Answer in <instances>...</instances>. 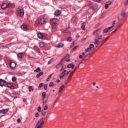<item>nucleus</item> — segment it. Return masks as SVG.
I'll return each instance as SVG.
<instances>
[{
  "label": "nucleus",
  "mask_w": 128,
  "mask_h": 128,
  "mask_svg": "<svg viewBox=\"0 0 128 128\" xmlns=\"http://www.w3.org/2000/svg\"><path fill=\"white\" fill-rule=\"evenodd\" d=\"M47 18V16H41L36 20V24H42L46 22Z\"/></svg>",
  "instance_id": "1"
},
{
  "label": "nucleus",
  "mask_w": 128,
  "mask_h": 128,
  "mask_svg": "<svg viewBox=\"0 0 128 128\" xmlns=\"http://www.w3.org/2000/svg\"><path fill=\"white\" fill-rule=\"evenodd\" d=\"M44 124V121L42 118L40 119L36 124L34 128H42V125Z\"/></svg>",
  "instance_id": "2"
},
{
  "label": "nucleus",
  "mask_w": 128,
  "mask_h": 128,
  "mask_svg": "<svg viewBox=\"0 0 128 128\" xmlns=\"http://www.w3.org/2000/svg\"><path fill=\"white\" fill-rule=\"evenodd\" d=\"M48 96L46 95V92H43L42 93V98L44 104H46L48 102Z\"/></svg>",
  "instance_id": "3"
},
{
  "label": "nucleus",
  "mask_w": 128,
  "mask_h": 128,
  "mask_svg": "<svg viewBox=\"0 0 128 128\" xmlns=\"http://www.w3.org/2000/svg\"><path fill=\"white\" fill-rule=\"evenodd\" d=\"M10 68L12 70H14V68H16V62L12 60L10 62Z\"/></svg>",
  "instance_id": "4"
},
{
  "label": "nucleus",
  "mask_w": 128,
  "mask_h": 128,
  "mask_svg": "<svg viewBox=\"0 0 128 128\" xmlns=\"http://www.w3.org/2000/svg\"><path fill=\"white\" fill-rule=\"evenodd\" d=\"M1 8L2 10H5V8H8V2L6 1L3 2Z\"/></svg>",
  "instance_id": "5"
},
{
  "label": "nucleus",
  "mask_w": 128,
  "mask_h": 128,
  "mask_svg": "<svg viewBox=\"0 0 128 128\" xmlns=\"http://www.w3.org/2000/svg\"><path fill=\"white\" fill-rule=\"evenodd\" d=\"M21 28L23 30H28V24H24L21 26Z\"/></svg>",
  "instance_id": "6"
},
{
  "label": "nucleus",
  "mask_w": 128,
  "mask_h": 128,
  "mask_svg": "<svg viewBox=\"0 0 128 128\" xmlns=\"http://www.w3.org/2000/svg\"><path fill=\"white\" fill-rule=\"evenodd\" d=\"M18 12L19 16H21V18H22V16H24V10H22V8L18 10Z\"/></svg>",
  "instance_id": "7"
},
{
  "label": "nucleus",
  "mask_w": 128,
  "mask_h": 128,
  "mask_svg": "<svg viewBox=\"0 0 128 128\" xmlns=\"http://www.w3.org/2000/svg\"><path fill=\"white\" fill-rule=\"evenodd\" d=\"M74 74H72V73H70L69 74V76H68L66 82H65V84H68V82H70V80H72V75Z\"/></svg>",
  "instance_id": "8"
},
{
  "label": "nucleus",
  "mask_w": 128,
  "mask_h": 128,
  "mask_svg": "<svg viewBox=\"0 0 128 128\" xmlns=\"http://www.w3.org/2000/svg\"><path fill=\"white\" fill-rule=\"evenodd\" d=\"M98 34H100V29H98V30H95L93 32V35L96 36H98Z\"/></svg>",
  "instance_id": "9"
},
{
  "label": "nucleus",
  "mask_w": 128,
  "mask_h": 128,
  "mask_svg": "<svg viewBox=\"0 0 128 128\" xmlns=\"http://www.w3.org/2000/svg\"><path fill=\"white\" fill-rule=\"evenodd\" d=\"M4 84H6V81L2 79H0V86H4Z\"/></svg>",
  "instance_id": "10"
},
{
  "label": "nucleus",
  "mask_w": 128,
  "mask_h": 128,
  "mask_svg": "<svg viewBox=\"0 0 128 128\" xmlns=\"http://www.w3.org/2000/svg\"><path fill=\"white\" fill-rule=\"evenodd\" d=\"M59 20L58 18H53L52 19V22L54 24H58Z\"/></svg>",
  "instance_id": "11"
},
{
  "label": "nucleus",
  "mask_w": 128,
  "mask_h": 128,
  "mask_svg": "<svg viewBox=\"0 0 128 128\" xmlns=\"http://www.w3.org/2000/svg\"><path fill=\"white\" fill-rule=\"evenodd\" d=\"M8 112V110L2 109V110H0V114H6Z\"/></svg>",
  "instance_id": "12"
},
{
  "label": "nucleus",
  "mask_w": 128,
  "mask_h": 128,
  "mask_svg": "<svg viewBox=\"0 0 128 128\" xmlns=\"http://www.w3.org/2000/svg\"><path fill=\"white\" fill-rule=\"evenodd\" d=\"M70 58L69 55H66L63 59H62V62H63L64 60H66V62H68L70 60L68 58Z\"/></svg>",
  "instance_id": "13"
},
{
  "label": "nucleus",
  "mask_w": 128,
  "mask_h": 128,
  "mask_svg": "<svg viewBox=\"0 0 128 128\" xmlns=\"http://www.w3.org/2000/svg\"><path fill=\"white\" fill-rule=\"evenodd\" d=\"M60 14H62V12L58 10H56L54 12V14L56 16H58Z\"/></svg>",
  "instance_id": "14"
},
{
  "label": "nucleus",
  "mask_w": 128,
  "mask_h": 128,
  "mask_svg": "<svg viewBox=\"0 0 128 128\" xmlns=\"http://www.w3.org/2000/svg\"><path fill=\"white\" fill-rule=\"evenodd\" d=\"M67 68H74V65L72 63H70L67 66Z\"/></svg>",
  "instance_id": "15"
},
{
  "label": "nucleus",
  "mask_w": 128,
  "mask_h": 128,
  "mask_svg": "<svg viewBox=\"0 0 128 128\" xmlns=\"http://www.w3.org/2000/svg\"><path fill=\"white\" fill-rule=\"evenodd\" d=\"M6 86L8 88H10L14 89V86H12L10 83H6Z\"/></svg>",
  "instance_id": "16"
},
{
  "label": "nucleus",
  "mask_w": 128,
  "mask_h": 128,
  "mask_svg": "<svg viewBox=\"0 0 128 128\" xmlns=\"http://www.w3.org/2000/svg\"><path fill=\"white\" fill-rule=\"evenodd\" d=\"M62 68L60 70V72H64V70H66V65L64 64H62Z\"/></svg>",
  "instance_id": "17"
},
{
  "label": "nucleus",
  "mask_w": 128,
  "mask_h": 128,
  "mask_svg": "<svg viewBox=\"0 0 128 128\" xmlns=\"http://www.w3.org/2000/svg\"><path fill=\"white\" fill-rule=\"evenodd\" d=\"M64 90V85H62L60 88H59V92H62V91Z\"/></svg>",
  "instance_id": "18"
},
{
  "label": "nucleus",
  "mask_w": 128,
  "mask_h": 128,
  "mask_svg": "<svg viewBox=\"0 0 128 128\" xmlns=\"http://www.w3.org/2000/svg\"><path fill=\"white\" fill-rule=\"evenodd\" d=\"M14 6H15V5L14 4L8 2V8H14Z\"/></svg>",
  "instance_id": "19"
},
{
  "label": "nucleus",
  "mask_w": 128,
  "mask_h": 128,
  "mask_svg": "<svg viewBox=\"0 0 128 128\" xmlns=\"http://www.w3.org/2000/svg\"><path fill=\"white\" fill-rule=\"evenodd\" d=\"M44 74V72H41L40 73H38L36 74V78H40V76H42Z\"/></svg>",
  "instance_id": "20"
},
{
  "label": "nucleus",
  "mask_w": 128,
  "mask_h": 128,
  "mask_svg": "<svg viewBox=\"0 0 128 128\" xmlns=\"http://www.w3.org/2000/svg\"><path fill=\"white\" fill-rule=\"evenodd\" d=\"M62 66V63L60 62L56 65L54 68H61Z\"/></svg>",
  "instance_id": "21"
},
{
  "label": "nucleus",
  "mask_w": 128,
  "mask_h": 128,
  "mask_svg": "<svg viewBox=\"0 0 128 128\" xmlns=\"http://www.w3.org/2000/svg\"><path fill=\"white\" fill-rule=\"evenodd\" d=\"M64 46V43L60 42L58 44L57 48H62Z\"/></svg>",
  "instance_id": "22"
},
{
  "label": "nucleus",
  "mask_w": 128,
  "mask_h": 128,
  "mask_svg": "<svg viewBox=\"0 0 128 128\" xmlns=\"http://www.w3.org/2000/svg\"><path fill=\"white\" fill-rule=\"evenodd\" d=\"M46 110H42V116H46Z\"/></svg>",
  "instance_id": "23"
},
{
  "label": "nucleus",
  "mask_w": 128,
  "mask_h": 128,
  "mask_svg": "<svg viewBox=\"0 0 128 128\" xmlns=\"http://www.w3.org/2000/svg\"><path fill=\"white\" fill-rule=\"evenodd\" d=\"M96 38L98 40H102V35H98Z\"/></svg>",
  "instance_id": "24"
},
{
  "label": "nucleus",
  "mask_w": 128,
  "mask_h": 128,
  "mask_svg": "<svg viewBox=\"0 0 128 128\" xmlns=\"http://www.w3.org/2000/svg\"><path fill=\"white\" fill-rule=\"evenodd\" d=\"M17 56H18V58H22V56H24V54L22 52L20 53H18L17 55Z\"/></svg>",
  "instance_id": "25"
},
{
  "label": "nucleus",
  "mask_w": 128,
  "mask_h": 128,
  "mask_svg": "<svg viewBox=\"0 0 128 128\" xmlns=\"http://www.w3.org/2000/svg\"><path fill=\"white\" fill-rule=\"evenodd\" d=\"M38 38H42V33H38Z\"/></svg>",
  "instance_id": "26"
},
{
  "label": "nucleus",
  "mask_w": 128,
  "mask_h": 128,
  "mask_svg": "<svg viewBox=\"0 0 128 128\" xmlns=\"http://www.w3.org/2000/svg\"><path fill=\"white\" fill-rule=\"evenodd\" d=\"M81 28H82L83 30H86V25H84V24H81Z\"/></svg>",
  "instance_id": "27"
},
{
  "label": "nucleus",
  "mask_w": 128,
  "mask_h": 128,
  "mask_svg": "<svg viewBox=\"0 0 128 128\" xmlns=\"http://www.w3.org/2000/svg\"><path fill=\"white\" fill-rule=\"evenodd\" d=\"M99 42L100 40H98V39H97L96 37L94 39V44H98V42Z\"/></svg>",
  "instance_id": "28"
},
{
  "label": "nucleus",
  "mask_w": 128,
  "mask_h": 128,
  "mask_svg": "<svg viewBox=\"0 0 128 128\" xmlns=\"http://www.w3.org/2000/svg\"><path fill=\"white\" fill-rule=\"evenodd\" d=\"M34 72H40V68H38L34 70Z\"/></svg>",
  "instance_id": "29"
},
{
  "label": "nucleus",
  "mask_w": 128,
  "mask_h": 128,
  "mask_svg": "<svg viewBox=\"0 0 128 128\" xmlns=\"http://www.w3.org/2000/svg\"><path fill=\"white\" fill-rule=\"evenodd\" d=\"M94 48V44H90L89 48H90V50H92V48Z\"/></svg>",
  "instance_id": "30"
},
{
  "label": "nucleus",
  "mask_w": 128,
  "mask_h": 128,
  "mask_svg": "<svg viewBox=\"0 0 128 128\" xmlns=\"http://www.w3.org/2000/svg\"><path fill=\"white\" fill-rule=\"evenodd\" d=\"M90 50H92V49H90V48H88L85 50L84 52H90Z\"/></svg>",
  "instance_id": "31"
},
{
  "label": "nucleus",
  "mask_w": 128,
  "mask_h": 128,
  "mask_svg": "<svg viewBox=\"0 0 128 128\" xmlns=\"http://www.w3.org/2000/svg\"><path fill=\"white\" fill-rule=\"evenodd\" d=\"M90 10H96V8H94V6L90 5Z\"/></svg>",
  "instance_id": "32"
},
{
  "label": "nucleus",
  "mask_w": 128,
  "mask_h": 128,
  "mask_svg": "<svg viewBox=\"0 0 128 128\" xmlns=\"http://www.w3.org/2000/svg\"><path fill=\"white\" fill-rule=\"evenodd\" d=\"M108 32V28H106L103 30V32L106 33Z\"/></svg>",
  "instance_id": "33"
},
{
  "label": "nucleus",
  "mask_w": 128,
  "mask_h": 128,
  "mask_svg": "<svg viewBox=\"0 0 128 128\" xmlns=\"http://www.w3.org/2000/svg\"><path fill=\"white\" fill-rule=\"evenodd\" d=\"M64 78V75H62L61 74H60V80H62Z\"/></svg>",
  "instance_id": "34"
},
{
  "label": "nucleus",
  "mask_w": 128,
  "mask_h": 128,
  "mask_svg": "<svg viewBox=\"0 0 128 128\" xmlns=\"http://www.w3.org/2000/svg\"><path fill=\"white\" fill-rule=\"evenodd\" d=\"M78 48V46H76L74 48H72V52H74V50H76Z\"/></svg>",
  "instance_id": "35"
},
{
  "label": "nucleus",
  "mask_w": 128,
  "mask_h": 128,
  "mask_svg": "<svg viewBox=\"0 0 128 128\" xmlns=\"http://www.w3.org/2000/svg\"><path fill=\"white\" fill-rule=\"evenodd\" d=\"M16 78L12 77V82H16Z\"/></svg>",
  "instance_id": "36"
},
{
  "label": "nucleus",
  "mask_w": 128,
  "mask_h": 128,
  "mask_svg": "<svg viewBox=\"0 0 128 128\" xmlns=\"http://www.w3.org/2000/svg\"><path fill=\"white\" fill-rule=\"evenodd\" d=\"M44 84L42 82L40 83L39 86H38V88H42Z\"/></svg>",
  "instance_id": "37"
},
{
  "label": "nucleus",
  "mask_w": 128,
  "mask_h": 128,
  "mask_svg": "<svg viewBox=\"0 0 128 128\" xmlns=\"http://www.w3.org/2000/svg\"><path fill=\"white\" fill-rule=\"evenodd\" d=\"M124 16H126V12H123L122 14H121V16H122V18L124 17Z\"/></svg>",
  "instance_id": "38"
},
{
  "label": "nucleus",
  "mask_w": 128,
  "mask_h": 128,
  "mask_svg": "<svg viewBox=\"0 0 128 128\" xmlns=\"http://www.w3.org/2000/svg\"><path fill=\"white\" fill-rule=\"evenodd\" d=\"M77 68H78L76 67V68H74V70L73 71H72L70 73L72 74H74V72H76V69H77Z\"/></svg>",
  "instance_id": "39"
},
{
  "label": "nucleus",
  "mask_w": 128,
  "mask_h": 128,
  "mask_svg": "<svg viewBox=\"0 0 128 128\" xmlns=\"http://www.w3.org/2000/svg\"><path fill=\"white\" fill-rule=\"evenodd\" d=\"M104 42H106V40H103L102 41H101V46H102Z\"/></svg>",
  "instance_id": "40"
},
{
  "label": "nucleus",
  "mask_w": 128,
  "mask_h": 128,
  "mask_svg": "<svg viewBox=\"0 0 128 128\" xmlns=\"http://www.w3.org/2000/svg\"><path fill=\"white\" fill-rule=\"evenodd\" d=\"M112 28H114V24H112V26H109V27H108V28H108V30H112Z\"/></svg>",
  "instance_id": "41"
},
{
  "label": "nucleus",
  "mask_w": 128,
  "mask_h": 128,
  "mask_svg": "<svg viewBox=\"0 0 128 128\" xmlns=\"http://www.w3.org/2000/svg\"><path fill=\"white\" fill-rule=\"evenodd\" d=\"M64 32H66V34H68V28L65 29Z\"/></svg>",
  "instance_id": "42"
},
{
  "label": "nucleus",
  "mask_w": 128,
  "mask_h": 128,
  "mask_svg": "<svg viewBox=\"0 0 128 128\" xmlns=\"http://www.w3.org/2000/svg\"><path fill=\"white\" fill-rule=\"evenodd\" d=\"M40 48H42V46H44V42H40Z\"/></svg>",
  "instance_id": "43"
},
{
  "label": "nucleus",
  "mask_w": 128,
  "mask_h": 128,
  "mask_svg": "<svg viewBox=\"0 0 128 128\" xmlns=\"http://www.w3.org/2000/svg\"><path fill=\"white\" fill-rule=\"evenodd\" d=\"M29 92H32V86L29 87Z\"/></svg>",
  "instance_id": "44"
},
{
  "label": "nucleus",
  "mask_w": 128,
  "mask_h": 128,
  "mask_svg": "<svg viewBox=\"0 0 128 128\" xmlns=\"http://www.w3.org/2000/svg\"><path fill=\"white\" fill-rule=\"evenodd\" d=\"M118 29V28H116L112 32V34H114V32H116Z\"/></svg>",
  "instance_id": "45"
},
{
  "label": "nucleus",
  "mask_w": 128,
  "mask_h": 128,
  "mask_svg": "<svg viewBox=\"0 0 128 128\" xmlns=\"http://www.w3.org/2000/svg\"><path fill=\"white\" fill-rule=\"evenodd\" d=\"M44 88L45 90H48V84H46L44 86Z\"/></svg>",
  "instance_id": "46"
},
{
  "label": "nucleus",
  "mask_w": 128,
  "mask_h": 128,
  "mask_svg": "<svg viewBox=\"0 0 128 128\" xmlns=\"http://www.w3.org/2000/svg\"><path fill=\"white\" fill-rule=\"evenodd\" d=\"M49 86H54V83L50 82L49 84Z\"/></svg>",
  "instance_id": "47"
},
{
  "label": "nucleus",
  "mask_w": 128,
  "mask_h": 128,
  "mask_svg": "<svg viewBox=\"0 0 128 128\" xmlns=\"http://www.w3.org/2000/svg\"><path fill=\"white\" fill-rule=\"evenodd\" d=\"M52 60H49L48 62V64H52Z\"/></svg>",
  "instance_id": "48"
},
{
  "label": "nucleus",
  "mask_w": 128,
  "mask_h": 128,
  "mask_svg": "<svg viewBox=\"0 0 128 128\" xmlns=\"http://www.w3.org/2000/svg\"><path fill=\"white\" fill-rule=\"evenodd\" d=\"M67 40L68 42H72V38L70 37L69 38H68Z\"/></svg>",
  "instance_id": "49"
},
{
  "label": "nucleus",
  "mask_w": 128,
  "mask_h": 128,
  "mask_svg": "<svg viewBox=\"0 0 128 128\" xmlns=\"http://www.w3.org/2000/svg\"><path fill=\"white\" fill-rule=\"evenodd\" d=\"M48 110V106H44V110Z\"/></svg>",
  "instance_id": "50"
},
{
  "label": "nucleus",
  "mask_w": 128,
  "mask_h": 128,
  "mask_svg": "<svg viewBox=\"0 0 128 128\" xmlns=\"http://www.w3.org/2000/svg\"><path fill=\"white\" fill-rule=\"evenodd\" d=\"M42 108H40V106L38 107V111L39 112H40Z\"/></svg>",
  "instance_id": "51"
},
{
  "label": "nucleus",
  "mask_w": 128,
  "mask_h": 128,
  "mask_svg": "<svg viewBox=\"0 0 128 128\" xmlns=\"http://www.w3.org/2000/svg\"><path fill=\"white\" fill-rule=\"evenodd\" d=\"M108 8V4H105V8L106 10Z\"/></svg>",
  "instance_id": "52"
},
{
  "label": "nucleus",
  "mask_w": 128,
  "mask_h": 128,
  "mask_svg": "<svg viewBox=\"0 0 128 128\" xmlns=\"http://www.w3.org/2000/svg\"><path fill=\"white\" fill-rule=\"evenodd\" d=\"M60 74L64 76H66V73H64V72H62Z\"/></svg>",
  "instance_id": "53"
},
{
  "label": "nucleus",
  "mask_w": 128,
  "mask_h": 128,
  "mask_svg": "<svg viewBox=\"0 0 128 128\" xmlns=\"http://www.w3.org/2000/svg\"><path fill=\"white\" fill-rule=\"evenodd\" d=\"M52 76V74H50V75H49L48 76V78H49V79H50V78H51Z\"/></svg>",
  "instance_id": "54"
},
{
  "label": "nucleus",
  "mask_w": 128,
  "mask_h": 128,
  "mask_svg": "<svg viewBox=\"0 0 128 128\" xmlns=\"http://www.w3.org/2000/svg\"><path fill=\"white\" fill-rule=\"evenodd\" d=\"M74 46V42H73L71 45H70V48H72Z\"/></svg>",
  "instance_id": "55"
},
{
  "label": "nucleus",
  "mask_w": 128,
  "mask_h": 128,
  "mask_svg": "<svg viewBox=\"0 0 128 128\" xmlns=\"http://www.w3.org/2000/svg\"><path fill=\"white\" fill-rule=\"evenodd\" d=\"M17 122H20V118H18V119L17 120Z\"/></svg>",
  "instance_id": "56"
},
{
  "label": "nucleus",
  "mask_w": 128,
  "mask_h": 128,
  "mask_svg": "<svg viewBox=\"0 0 128 128\" xmlns=\"http://www.w3.org/2000/svg\"><path fill=\"white\" fill-rule=\"evenodd\" d=\"M126 4H128V0L126 1V3L124 4V6H126Z\"/></svg>",
  "instance_id": "57"
},
{
  "label": "nucleus",
  "mask_w": 128,
  "mask_h": 128,
  "mask_svg": "<svg viewBox=\"0 0 128 128\" xmlns=\"http://www.w3.org/2000/svg\"><path fill=\"white\" fill-rule=\"evenodd\" d=\"M108 38H110V37H106L104 40H106V42Z\"/></svg>",
  "instance_id": "58"
},
{
  "label": "nucleus",
  "mask_w": 128,
  "mask_h": 128,
  "mask_svg": "<svg viewBox=\"0 0 128 128\" xmlns=\"http://www.w3.org/2000/svg\"><path fill=\"white\" fill-rule=\"evenodd\" d=\"M36 118H38V113H36Z\"/></svg>",
  "instance_id": "59"
},
{
  "label": "nucleus",
  "mask_w": 128,
  "mask_h": 128,
  "mask_svg": "<svg viewBox=\"0 0 128 128\" xmlns=\"http://www.w3.org/2000/svg\"><path fill=\"white\" fill-rule=\"evenodd\" d=\"M95 2H100V0H95Z\"/></svg>",
  "instance_id": "60"
},
{
  "label": "nucleus",
  "mask_w": 128,
  "mask_h": 128,
  "mask_svg": "<svg viewBox=\"0 0 128 128\" xmlns=\"http://www.w3.org/2000/svg\"><path fill=\"white\" fill-rule=\"evenodd\" d=\"M79 58H82V55L79 56Z\"/></svg>",
  "instance_id": "61"
},
{
  "label": "nucleus",
  "mask_w": 128,
  "mask_h": 128,
  "mask_svg": "<svg viewBox=\"0 0 128 128\" xmlns=\"http://www.w3.org/2000/svg\"><path fill=\"white\" fill-rule=\"evenodd\" d=\"M108 4L110 5L112 4V2L111 1H108Z\"/></svg>",
  "instance_id": "62"
},
{
  "label": "nucleus",
  "mask_w": 128,
  "mask_h": 128,
  "mask_svg": "<svg viewBox=\"0 0 128 128\" xmlns=\"http://www.w3.org/2000/svg\"><path fill=\"white\" fill-rule=\"evenodd\" d=\"M112 24H114V26L116 24V20L114 21Z\"/></svg>",
  "instance_id": "63"
},
{
  "label": "nucleus",
  "mask_w": 128,
  "mask_h": 128,
  "mask_svg": "<svg viewBox=\"0 0 128 128\" xmlns=\"http://www.w3.org/2000/svg\"><path fill=\"white\" fill-rule=\"evenodd\" d=\"M93 86H96V82H93Z\"/></svg>",
  "instance_id": "64"
}]
</instances>
